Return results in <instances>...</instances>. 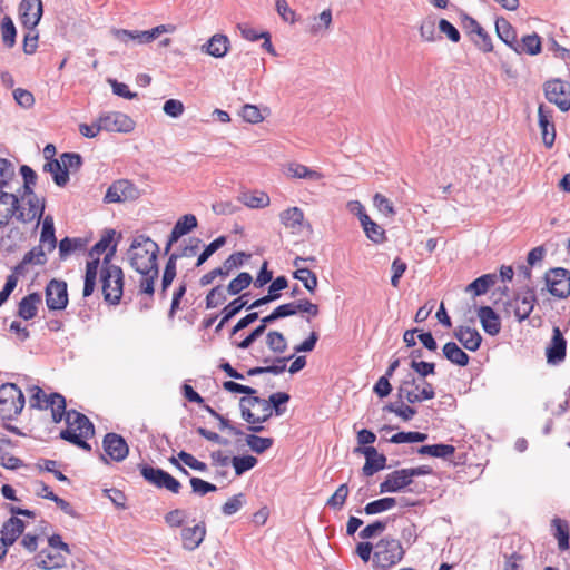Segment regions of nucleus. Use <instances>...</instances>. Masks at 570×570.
<instances>
[{
    "label": "nucleus",
    "instance_id": "nucleus-34",
    "mask_svg": "<svg viewBox=\"0 0 570 570\" xmlns=\"http://www.w3.org/2000/svg\"><path fill=\"white\" fill-rule=\"evenodd\" d=\"M286 175L292 178H301L308 180H320L323 178V174L313 169H309L305 165L291 161L285 167Z\"/></svg>",
    "mask_w": 570,
    "mask_h": 570
},
{
    "label": "nucleus",
    "instance_id": "nucleus-57",
    "mask_svg": "<svg viewBox=\"0 0 570 570\" xmlns=\"http://www.w3.org/2000/svg\"><path fill=\"white\" fill-rule=\"evenodd\" d=\"M252 281H253L252 275L247 272H243V273L238 274L237 277H235L234 279H232L229 282L226 291L230 295H237L243 289L247 288L250 285Z\"/></svg>",
    "mask_w": 570,
    "mask_h": 570
},
{
    "label": "nucleus",
    "instance_id": "nucleus-29",
    "mask_svg": "<svg viewBox=\"0 0 570 570\" xmlns=\"http://www.w3.org/2000/svg\"><path fill=\"white\" fill-rule=\"evenodd\" d=\"M478 317L480 318L482 328L489 335H497L501 330V322L499 315L490 306H481L478 309Z\"/></svg>",
    "mask_w": 570,
    "mask_h": 570
},
{
    "label": "nucleus",
    "instance_id": "nucleus-36",
    "mask_svg": "<svg viewBox=\"0 0 570 570\" xmlns=\"http://www.w3.org/2000/svg\"><path fill=\"white\" fill-rule=\"evenodd\" d=\"M87 240L80 237H65L59 243V258L61 261L67 259L72 253L83 250L86 248Z\"/></svg>",
    "mask_w": 570,
    "mask_h": 570
},
{
    "label": "nucleus",
    "instance_id": "nucleus-16",
    "mask_svg": "<svg viewBox=\"0 0 570 570\" xmlns=\"http://www.w3.org/2000/svg\"><path fill=\"white\" fill-rule=\"evenodd\" d=\"M354 453L365 456V464L362 468V472L365 476L373 475L383 470L386 465V456L379 453L374 446H357L354 449Z\"/></svg>",
    "mask_w": 570,
    "mask_h": 570
},
{
    "label": "nucleus",
    "instance_id": "nucleus-46",
    "mask_svg": "<svg viewBox=\"0 0 570 570\" xmlns=\"http://www.w3.org/2000/svg\"><path fill=\"white\" fill-rule=\"evenodd\" d=\"M419 454L430 455L434 458L445 459L452 455L455 452V448L450 444H432V445H422L417 450Z\"/></svg>",
    "mask_w": 570,
    "mask_h": 570
},
{
    "label": "nucleus",
    "instance_id": "nucleus-60",
    "mask_svg": "<svg viewBox=\"0 0 570 570\" xmlns=\"http://www.w3.org/2000/svg\"><path fill=\"white\" fill-rule=\"evenodd\" d=\"M13 164L6 158H0V191H3V189L9 186V183L13 179Z\"/></svg>",
    "mask_w": 570,
    "mask_h": 570
},
{
    "label": "nucleus",
    "instance_id": "nucleus-18",
    "mask_svg": "<svg viewBox=\"0 0 570 570\" xmlns=\"http://www.w3.org/2000/svg\"><path fill=\"white\" fill-rule=\"evenodd\" d=\"M24 529V522L17 517H11L3 523L0 531V549H2V554H7L8 548L16 542Z\"/></svg>",
    "mask_w": 570,
    "mask_h": 570
},
{
    "label": "nucleus",
    "instance_id": "nucleus-63",
    "mask_svg": "<svg viewBox=\"0 0 570 570\" xmlns=\"http://www.w3.org/2000/svg\"><path fill=\"white\" fill-rule=\"evenodd\" d=\"M245 502V495L243 493H238L229 498L222 507V512L225 515H233L238 512Z\"/></svg>",
    "mask_w": 570,
    "mask_h": 570
},
{
    "label": "nucleus",
    "instance_id": "nucleus-10",
    "mask_svg": "<svg viewBox=\"0 0 570 570\" xmlns=\"http://www.w3.org/2000/svg\"><path fill=\"white\" fill-rule=\"evenodd\" d=\"M549 293L558 298L570 295V272L562 267L551 268L544 276Z\"/></svg>",
    "mask_w": 570,
    "mask_h": 570
},
{
    "label": "nucleus",
    "instance_id": "nucleus-31",
    "mask_svg": "<svg viewBox=\"0 0 570 570\" xmlns=\"http://www.w3.org/2000/svg\"><path fill=\"white\" fill-rule=\"evenodd\" d=\"M537 302L533 292H527L523 296H517L513 302L514 315L519 322L529 317L532 313L534 303Z\"/></svg>",
    "mask_w": 570,
    "mask_h": 570
},
{
    "label": "nucleus",
    "instance_id": "nucleus-59",
    "mask_svg": "<svg viewBox=\"0 0 570 570\" xmlns=\"http://www.w3.org/2000/svg\"><path fill=\"white\" fill-rule=\"evenodd\" d=\"M428 434L421 432H399L391 436L390 442L395 444L424 442Z\"/></svg>",
    "mask_w": 570,
    "mask_h": 570
},
{
    "label": "nucleus",
    "instance_id": "nucleus-1",
    "mask_svg": "<svg viewBox=\"0 0 570 570\" xmlns=\"http://www.w3.org/2000/svg\"><path fill=\"white\" fill-rule=\"evenodd\" d=\"M159 247L157 243L145 235L137 236L129 249L130 265L138 273H149L154 271V275L159 273L157 265V255Z\"/></svg>",
    "mask_w": 570,
    "mask_h": 570
},
{
    "label": "nucleus",
    "instance_id": "nucleus-8",
    "mask_svg": "<svg viewBox=\"0 0 570 570\" xmlns=\"http://www.w3.org/2000/svg\"><path fill=\"white\" fill-rule=\"evenodd\" d=\"M33 186L35 185L23 184L21 199L22 202L27 200L28 208L21 205L18 222L28 224L37 219L36 226H38L45 212V202L43 199H39L35 194Z\"/></svg>",
    "mask_w": 570,
    "mask_h": 570
},
{
    "label": "nucleus",
    "instance_id": "nucleus-20",
    "mask_svg": "<svg viewBox=\"0 0 570 570\" xmlns=\"http://www.w3.org/2000/svg\"><path fill=\"white\" fill-rule=\"evenodd\" d=\"M20 209L21 204L17 195L0 191V228L8 225L13 217L18 220Z\"/></svg>",
    "mask_w": 570,
    "mask_h": 570
},
{
    "label": "nucleus",
    "instance_id": "nucleus-52",
    "mask_svg": "<svg viewBox=\"0 0 570 570\" xmlns=\"http://www.w3.org/2000/svg\"><path fill=\"white\" fill-rule=\"evenodd\" d=\"M313 23L309 26L308 31L312 35H317L322 30L330 29L332 24V11L331 9L323 10L318 16L312 18Z\"/></svg>",
    "mask_w": 570,
    "mask_h": 570
},
{
    "label": "nucleus",
    "instance_id": "nucleus-30",
    "mask_svg": "<svg viewBox=\"0 0 570 570\" xmlns=\"http://www.w3.org/2000/svg\"><path fill=\"white\" fill-rule=\"evenodd\" d=\"M455 338L469 351H476L482 342L481 334L469 326H459L454 331Z\"/></svg>",
    "mask_w": 570,
    "mask_h": 570
},
{
    "label": "nucleus",
    "instance_id": "nucleus-5",
    "mask_svg": "<svg viewBox=\"0 0 570 570\" xmlns=\"http://www.w3.org/2000/svg\"><path fill=\"white\" fill-rule=\"evenodd\" d=\"M404 553V549L399 540L385 537L375 546L373 564L376 568L386 570L400 562Z\"/></svg>",
    "mask_w": 570,
    "mask_h": 570
},
{
    "label": "nucleus",
    "instance_id": "nucleus-32",
    "mask_svg": "<svg viewBox=\"0 0 570 570\" xmlns=\"http://www.w3.org/2000/svg\"><path fill=\"white\" fill-rule=\"evenodd\" d=\"M36 564L45 570L58 569L66 564V558L60 552L42 550L36 557Z\"/></svg>",
    "mask_w": 570,
    "mask_h": 570
},
{
    "label": "nucleus",
    "instance_id": "nucleus-61",
    "mask_svg": "<svg viewBox=\"0 0 570 570\" xmlns=\"http://www.w3.org/2000/svg\"><path fill=\"white\" fill-rule=\"evenodd\" d=\"M385 410L396 414L404 421L411 420L416 414V410L414 407L404 404L402 401L386 405Z\"/></svg>",
    "mask_w": 570,
    "mask_h": 570
},
{
    "label": "nucleus",
    "instance_id": "nucleus-26",
    "mask_svg": "<svg viewBox=\"0 0 570 570\" xmlns=\"http://www.w3.org/2000/svg\"><path fill=\"white\" fill-rule=\"evenodd\" d=\"M46 263V250L42 245H38L24 254L22 261L13 268L12 274L18 277L26 274L28 265H45Z\"/></svg>",
    "mask_w": 570,
    "mask_h": 570
},
{
    "label": "nucleus",
    "instance_id": "nucleus-40",
    "mask_svg": "<svg viewBox=\"0 0 570 570\" xmlns=\"http://www.w3.org/2000/svg\"><path fill=\"white\" fill-rule=\"evenodd\" d=\"M495 30L498 33V37L508 45L511 49L514 50L518 40H517V32L513 29V27L503 18L498 19L495 21Z\"/></svg>",
    "mask_w": 570,
    "mask_h": 570
},
{
    "label": "nucleus",
    "instance_id": "nucleus-22",
    "mask_svg": "<svg viewBox=\"0 0 570 570\" xmlns=\"http://www.w3.org/2000/svg\"><path fill=\"white\" fill-rule=\"evenodd\" d=\"M567 341L559 327H553L551 341L546 350L547 362L558 365L566 357Z\"/></svg>",
    "mask_w": 570,
    "mask_h": 570
},
{
    "label": "nucleus",
    "instance_id": "nucleus-21",
    "mask_svg": "<svg viewBox=\"0 0 570 570\" xmlns=\"http://www.w3.org/2000/svg\"><path fill=\"white\" fill-rule=\"evenodd\" d=\"M407 469L395 470L389 473L380 484V493H395L402 491L412 483Z\"/></svg>",
    "mask_w": 570,
    "mask_h": 570
},
{
    "label": "nucleus",
    "instance_id": "nucleus-27",
    "mask_svg": "<svg viewBox=\"0 0 570 570\" xmlns=\"http://www.w3.org/2000/svg\"><path fill=\"white\" fill-rule=\"evenodd\" d=\"M196 226L197 219L193 214H186L180 217L171 229L165 252L167 253L174 243H176L184 235L191 232Z\"/></svg>",
    "mask_w": 570,
    "mask_h": 570
},
{
    "label": "nucleus",
    "instance_id": "nucleus-4",
    "mask_svg": "<svg viewBox=\"0 0 570 570\" xmlns=\"http://www.w3.org/2000/svg\"><path fill=\"white\" fill-rule=\"evenodd\" d=\"M397 396L400 400H406L409 403H421L432 400L435 396L433 385L423 377H415L409 374L401 381L397 387Z\"/></svg>",
    "mask_w": 570,
    "mask_h": 570
},
{
    "label": "nucleus",
    "instance_id": "nucleus-64",
    "mask_svg": "<svg viewBox=\"0 0 570 570\" xmlns=\"http://www.w3.org/2000/svg\"><path fill=\"white\" fill-rule=\"evenodd\" d=\"M373 204L384 216L392 217L395 215V209L392 202L384 195L376 193L373 197Z\"/></svg>",
    "mask_w": 570,
    "mask_h": 570
},
{
    "label": "nucleus",
    "instance_id": "nucleus-39",
    "mask_svg": "<svg viewBox=\"0 0 570 570\" xmlns=\"http://www.w3.org/2000/svg\"><path fill=\"white\" fill-rule=\"evenodd\" d=\"M514 51L519 55L528 53L534 56L541 52V39L537 33L524 36L521 41L517 43Z\"/></svg>",
    "mask_w": 570,
    "mask_h": 570
},
{
    "label": "nucleus",
    "instance_id": "nucleus-28",
    "mask_svg": "<svg viewBox=\"0 0 570 570\" xmlns=\"http://www.w3.org/2000/svg\"><path fill=\"white\" fill-rule=\"evenodd\" d=\"M111 35L120 42L125 45H129L130 42L135 43H149L151 42L153 35L150 30L139 31V30H126V29H112Z\"/></svg>",
    "mask_w": 570,
    "mask_h": 570
},
{
    "label": "nucleus",
    "instance_id": "nucleus-44",
    "mask_svg": "<svg viewBox=\"0 0 570 570\" xmlns=\"http://www.w3.org/2000/svg\"><path fill=\"white\" fill-rule=\"evenodd\" d=\"M279 219L286 228L295 229L302 225L304 213L299 207H291L279 214Z\"/></svg>",
    "mask_w": 570,
    "mask_h": 570
},
{
    "label": "nucleus",
    "instance_id": "nucleus-15",
    "mask_svg": "<svg viewBox=\"0 0 570 570\" xmlns=\"http://www.w3.org/2000/svg\"><path fill=\"white\" fill-rule=\"evenodd\" d=\"M43 14L41 0H22L19 6V19L23 28H36Z\"/></svg>",
    "mask_w": 570,
    "mask_h": 570
},
{
    "label": "nucleus",
    "instance_id": "nucleus-51",
    "mask_svg": "<svg viewBox=\"0 0 570 570\" xmlns=\"http://www.w3.org/2000/svg\"><path fill=\"white\" fill-rule=\"evenodd\" d=\"M1 38L6 47L12 48L16 45L17 30L12 19L8 16L1 20Z\"/></svg>",
    "mask_w": 570,
    "mask_h": 570
},
{
    "label": "nucleus",
    "instance_id": "nucleus-35",
    "mask_svg": "<svg viewBox=\"0 0 570 570\" xmlns=\"http://www.w3.org/2000/svg\"><path fill=\"white\" fill-rule=\"evenodd\" d=\"M41 302V296L38 293H31L24 296L18 307V315L23 320H31L37 315L38 304Z\"/></svg>",
    "mask_w": 570,
    "mask_h": 570
},
{
    "label": "nucleus",
    "instance_id": "nucleus-12",
    "mask_svg": "<svg viewBox=\"0 0 570 570\" xmlns=\"http://www.w3.org/2000/svg\"><path fill=\"white\" fill-rule=\"evenodd\" d=\"M140 473L150 484L160 489H167L173 493H178L181 488V484L178 480L161 469L153 468L149 465H141Z\"/></svg>",
    "mask_w": 570,
    "mask_h": 570
},
{
    "label": "nucleus",
    "instance_id": "nucleus-3",
    "mask_svg": "<svg viewBox=\"0 0 570 570\" xmlns=\"http://www.w3.org/2000/svg\"><path fill=\"white\" fill-rule=\"evenodd\" d=\"M66 423L67 429L60 432V438L80 449L90 451L91 448L86 441L95 434V428L90 420L82 413L70 410L67 413Z\"/></svg>",
    "mask_w": 570,
    "mask_h": 570
},
{
    "label": "nucleus",
    "instance_id": "nucleus-48",
    "mask_svg": "<svg viewBox=\"0 0 570 570\" xmlns=\"http://www.w3.org/2000/svg\"><path fill=\"white\" fill-rule=\"evenodd\" d=\"M51 405L49 409L51 410L52 420L56 423H59L63 417H67L68 411H66V399L59 393H51L50 397Z\"/></svg>",
    "mask_w": 570,
    "mask_h": 570
},
{
    "label": "nucleus",
    "instance_id": "nucleus-47",
    "mask_svg": "<svg viewBox=\"0 0 570 570\" xmlns=\"http://www.w3.org/2000/svg\"><path fill=\"white\" fill-rule=\"evenodd\" d=\"M178 259L177 253H173L165 266V271L161 278V291L160 295L165 297L167 288L171 285L174 278L176 277V262Z\"/></svg>",
    "mask_w": 570,
    "mask_h": 570
},
{
    "label": "nucleus",
    "instance_id": "nucleus-7",
    "mask_svg": "<svg viewBox=\"0 0 570 570\" xmlns=\"http://www.w3.org/2000/svg\"><path fill=\"white\" fill-rule=\"evenodd\" d=\"M239 407L243 420L249 424L264 423L272 416L269 402L258 396L240 397Z\"/></svg>",
    "mask_w": 570,
    "mask_h": 570
},
{
    "label": "nucleus",
    "instance_id": "nucleus-24",
    "mask_svg": "<svg viewBox=\"0 0 570 570\" xmlns=\"http://www.w3.org/2000/svg\"><path fill=\"white\" fill-rule=\"evenodd\" d=\"M538 116L542 141L546 147L551 148L556 139V128L552 121V111L546 109L543 105H540L538 109Z\"/></svg>",
    "mask_w": 570,
    "mask_h": 570
},
{
    "label": "nucleus",
    "instance_id": "nucleus-23",
    "mask_svg": "<svg viewBox=\"0 0 570 570\" xmlns=\"http://www.w3.org/2000/svg\"><path fill=\"white\" fill-rule=\"evenodd\" d=\"M206 524L199 522L194 527H185L180 532L183 548L187 551L196 550L206 537Z\"/></svg>",
    "mask_w": 570,
    "mask_h": 570
},
{
    "label": "nucleus",
    "instance_id": "nucleus-38",
    "mask_svg": "<svg viewBox=\"0 0 570 570\" xmlns=\"http://www.w3.org/2000/svg\"><path fill=\"white\" fill-rule=\"evenodd\" d=\"M99 264V257L87 262L82 292L83 297L90 296L95 291Z\"/></svg>",
    "mask_w": 570,
    "mask_h": 570
},
{
    "label": "nucleus",
    "instance_id": "nucleus-14",
    "mask_svg": "<svg viewBox=\"0 0 570 570\" xmlns=\"http://www.w3.org/2000/svg\"><path fill=\"white\" fill-rule=\"evenodd\" d=\"M46 304L51 311L66 308L68 304L67 284L63 281L52 279L46 287Z\"/></svg>",
    "mask_w": 570,
    "mask_h": 570
},
{
    "label": "nucleus",
    "instance_id": "nucleus-55",
    "mask_svg": "<svg viewBox=\"0 0 570 570\" xmlns=\"http://www.w3.org/2000/svg\"><path fill=\"white\" fill-rule=\"evenodd\" d=\"M247 296L248 294H243L223 308L222 313L224 314V322H228L234 316H236L244 307H247Z\"/></svg>",
    "mask_w": 570,
    "mask_h": 570
},
{
    "label": "nucleus",
    "instance_id": "nucleus-56",
    "mask_svg": "<svg viewBox=\"0 0 570 570\" xmlns=\"http://www.w3.org/2000/svg\"><path fill=\"white\" fill-rule=\"evenodd\" d=\"M257 459L253 455H243L232 458V464L235 469V474L240 476L245 472L252 470L257 464Z\"/></svg>",
    "mask_w": 570,
    "mask_h": 570
},
{
    "label": "nucleus",
    "instance_id": "nucleus-13",
    "mask_svg": "<svg viewBox=\"0 0 570 570\" xmlns=\"http://www.w3.org/2000/svg\"><path fill=\"white\" fill-rule=\"evenodd\" d=\"M100 127L109 132H131L135 128V121L126 114L110 111L99 116Z\"/></svg>",
    "mask_w": 570,
    "mask_h": 570
},
{
    "label": "nucleus",
    "instance_id": "nucleus-11",
    "mask_svg": "<svg viewBox=\"0 0 570 570\" xmlns=\"http://www.w3.org/2000/svg\"><path fill=\"white\" fill-rule=\"evenodd\" d=\"M141 196L138 187L128 179H119L114 181L107 189L105 195L106 203H124L132 202Z\"/></svg>",
    "mask_w": 570,
    "mask_h": 570
},
{
    "label": "nucleus",
    "instance_id": "nucleus-25",
    "mask_svg": "<svg viewBox=\"0 0 570 570\" xmlns=\"http://www.w3.org/2000/svg\"><path fill=\"white\" fill-rule=\"evenodd\" d=\"M229 47L230 41L226 35L215 33L202 46V51L214 58H223L227 55Z\"/></svg>",
    "mask_w": 570,
    "mask_h": 570
},
{
    "label": "nucleus",
    "instance_id": "nucleus-2",
    "mask_svg": "<svg viewBox=\"0 0 570 570\" xmlns=\"http://www.w3.org/2000/svg\"><path fill=\"white\" fill-rule=\"evenodd\" d=\"M116 253V244L111 247L104 259L100 269V281L102 284V294L106 302L118 304L122 296L124 273L119 266L111 264V258Z\"/></svg>",
    "mask_w": 570,
    "mask_h": 570
},
{
    "label": "nucleus",
    "instance_id": "nucleus-50",
    "mask_svg": "<svg viewBox=\"0 0 570 570\" xmlns=\"http://www.w3.org/2000/svg\"><path fill=\"white\" fill-rule=\"evenodd\" d=\"M245 441L249 449L257 454L264 453L274 444V440L272 438H262L256 434L246 435Z\"/></svg>",
    "mask_w": 570,
    "mask_h": 570
},
{
    "label": "nucleus",
    "instance_id": "nucleus-37",
    "mask_svg": "<svg viewBox=\"0 0 570 570\" xmlns=\"http://www.w3.org/2000/svg\"><path fill=\"white\" fill-rule=\"evenodd\" d=\"M361 226L366 237L375 244L383 243L385 237V230L371 219L368 215H363Z\"/></svg>",
    "mask_w": 570,
    "mask_h": 570
},
{
    "label": "nucleus",
    "instance_id": "nucleus-45",
    "mask_svg": "<svg viewBox=\"0 0 570 570\" xmlns=\"http://www.w3.org/2000/svg\"><path fill=\"white\" fill-rule=\"evenodd\" d=\"M31 395L29 399V405L31 409L47 410L51 405V394L47 395L43 390L37 385L29 387L28 390Z\"/></svg>",
    "mask_w": 570,
    "mask_h": 570
},
{
    "label": "nucleus",
    "instance_id": "nucleus-41",
    "mask_svg": "<svg viewBox=\"0 0 570 570\" xmlns=\"http://www.w3.org/2000/svg\"><path fill=\"white\" fill-rule=\"evenodd\" d=\"M443 355L446 360H449L451 363L459 365V366H465L469 363V355L458 346L454 342H448L443 346Z\"/></svg>",
    "mask_w": 570,
    "mask_h": 570
},
{
    "label": "nucleus",
    "instance_id": "nucleus-49",
    "mask_svg": "<svg viewBox=\"0 0 570 570\" xmlns=\"http://www.w3.org/2000/svg\"><path fill=\"white\" fill-rule=\"evenodd\" d=\"M266 345L272 352L276 354H283L287 350V341L283 333L278 331H269L267 333Z\"/></svg>",
    "mask_w": 570,
    "mask_h": 570
},
{
    "label": "nucleus",
    "instance_id": "nucleus-54",
    "mask_svg": "<svg viewBox=\"0 0 570 570\" xmlns=\"http://www.w3.org/2000/svg\"><path fill=\"white\" fill-rule=\"evenodd\" d=\"M294 278L301 281L304 285V287L311 292L314 293L317 287V276L315 273H313L309 268H301L296 269L293 273Z\"/></svg>",
    "mask_w": 570,
    "mask_h": 570
},
{
    "label": "nucleus",
    "instance_id": "nucleus-42",
    "mask_svg": "<svg viewBox=\"0 0 570 570\" xmlns=\"http://www.w3.org/2000/svg\"><path fill=\"white\" fill-rule=\"evenodd\" d=\"M45 171H49L52 175V179L56 185L63 187L69 181V173L63 167L61 160L52 159L43 166Z\"/></svg>",
    "mask_w": 570,
    "mask_h": 570
},
{
    "label": "nucleus",
    "instance_id": "nucleus-33",
    "mask_svg": "<svg viewBox=\"0 0 570 570\" xmlns=\"http://www.w3.org/2000/svg\"><path fill=\"white\" fill-rule=\"evenodd\" d=\"M40 244L42 248L51 253L57 247V238L55 235V223L52 216L48 215L43 218L42 229L40 234Z\"/></svg>",
    "mask_w": 570,
    "mask_h": 570
},
{
    "label": "nucleus",
    "instance_id": "nucleus-43",
    "mask_svg": "<svg viewBox=\"0 0 570 570\" xmlns=\"http://www.w3.org/2000/svg\"><path fill=\"white\" fill-rule=\"evenodd\" d=\"M495 274L482 275L466 286V292H471L476 296L485 294L489 288L495 284Z\"/></svg>",
    "mask_w": 570,
    "mask_h": 570
},
{
    "label": "nucleus",
    "instance_id": "nucleus-19",
    "mask_svg": "<svg viewBox=\"0 0 570 570\" xmlns=\"http://www.w3.org/2000/svg\"><path fill=\"white\" fill-rule=\"evenodd\" d=\"M102 445L106 454L116 462L124 461L129 453L127 442L117 433H107L104 438Z\"/></svg>",
    "mask_w": 570,
    "mask_h": 570
},
{
    "label": "nucleus",
    "instance_id": "nucleus-58",
    "mask_svg": "<svg viewBox=\"0 0 570 570\" xmlns=\"http://www.w3.org/2000/svg\"><path fill=\"white\" fill-rule=\"evenodd\" d=\"M115 236V230H108L106 234L100 238L99 242H97L94 247L89 252V256L91 258H96L95 256H99L100 254H104L108 248L109 252L111 250V245Z\"/></svg>",
    "mask_w": 570,
    "mask_h": 570
},
{
    "label": "nucleus",
    "instance_id": "nucleus-6",
    "mask_svg": "<svg viewBox=\"0 0 570 570\" xmlns=\"http://www.w3.org/2000/svg\"><path fill=\"white\" fill-rule=\"evenodd\" d=\"M24 395L14 383L0 386V416L3 420H14L24 407Z\"/></svg>",
    "mask_w": 570,
    "mask_h": 570
},
{
    "label": "nucleus",
    "instance_id": "nucleus-62",
    "mask_svg": "<svg viewBox=\"0 0 570 570\" xmlns=\"http://www.w3.org/2000/svg\"><path fill=\"white\" fill-rule=\"evenodd\" d=\"M227 297L223 286H216L206 296V308H215L226 302Z\"/></svg>",
    "mask_w": 570,
    "mask_h": 570
},
{
    "label": "nucleus",
    "instance_id": "nucleus-9",
    "mask_svg": "<svg viewBox=\"0 0 570 570\" xmlns=\"http://www.w3.org/2000/svg\"><path fill=\"white\" fill-rule=\"evenodd\" d=\"M544 96L561 111L570 109V83L561 79L548 80L543 85Z\"/></svg>",
    "mask_w": 570,
    "mask_h": 570
},
{
    "label": "nucleus",
    "instance_id": "nucleus-17",
    "mask_svg": "<svg viewBox=\"0 0 570 570\" xmlns=\"http://www.w3.org/2000/svg\"><path fill=\"white\" fill-rule=\"evenodd\" d=\"M245 257L246 254L243 252L232 254L228 258L225 259L222 266L214 268L207 274L203 275L199 279V284L202 286H207L212 284L218 276H228L234 268L243 265Z\"/></svg>",
    "mask_w": 570,
    "mask_h": 570
},
{
    "label": "nucleus",
    "instance_id": "nucleus-53",
    "mask_svg": "<svg viewBox=\"0 0 570 570\" xmlns=\"http://www.w3.org/2000/svg\"><path fill=\"white\" fill-rule=\"evenodd\" d=\"M395 504V498L386 497L367 503L364 508V512L368 515L377 514L392 509Z\"/></svg>",
    "mask_w": 570,
    "mask_h": 570
}]
</instances>
